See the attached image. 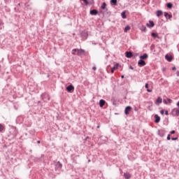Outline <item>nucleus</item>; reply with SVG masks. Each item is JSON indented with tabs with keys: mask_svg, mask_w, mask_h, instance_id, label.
I'll return each mask as SVG.
<instances>
[{
	"mask_svg": "<svg viewBox=\"0 0 179 179\" xmlns=\"http://www.w3.org/2000/svg\"><path fill=\"white\" fill-rule=\"evenodd\" d=\"M76 52H77V55H78V57L85 55V50L83 49H73L72 50L73 55H76Z\"/></svg>",
	"mask_w": 179,
	"mask_h": 179,
	"instance_id": "obj_1",
	"label": "nucleus"
},
{
	"mask_svg": "<svg viewBox=\"0 0 179 179\" xmlns=\"http://www.w3.org/2000/svg\"><path fill=\"white\" fill-rule=\"evenodd\" d=\"M171 115L173 117H179V108H173L171 110Z\"/></svg>",
	"mask_w": 179,
	"mask_h": 179,
	"instance_id": "obj_2",
	"label": "nucleus"
},
{
	"mask_svg": "<svg viewBox=\"0 0 179 179\" xmlns=\"http://www.w3.org/2000/svg\"><path fill=\"white\" fill-rule=\"evenodd\" d=\"M41 97L44 101H48V100H50V95H48L47 93L43 94Z\"/></svg>",
	"mask_w": 179,
	"mask_h": 179,
	"instance_id": "obj_3",
	"label": "nucleus"
},
{
	"mask_svg": "<svg viewBox=\"0 0 179 179\" xmlns=\"http://www.w3.org/2000/svg\"><path fill=\"white\" fill-rule=\"evenodd\" d=\"M66 90L69 92V93H71L72 91L75 90V87H73L72 85H70L66 87Z\"/></svg>",
	"mask_w": 179,
	"mask_h": 179,
	"instance_id": "obj_4",
	"label": "nucleus"
},
{
	"mask_svg": "<svg viewBox=\"0 0 179 179\" xmlns=\"http://www.w3.org/2000/svg\"><path fill=\"white\" fill-rule=\"evenodd\" d=\"M131 110H132V107L127 106L124 109V114H126V115H128V114H129V111H131Z\"/></svg>",
	"mask_w": 179,
	"mask_h": 179,
	"instance_id": "obj_5",
	"label": "nucleus"
},
{
	"mask_svg": "<svg viewBox=\"0 0 179 179\" xmlns=\"http://www.w3.org/2000/svg\"><path fill=\"white\" fill-rule=\"evenodd\" d=\"M138 65L139 66H145V65H146V62L142 59H141L138 62Z\"/></svg>",
	"mask_w": 179,
	"mask_h": 179,
	"instance_id": "obj_6",
	"label": "nucleus"
},
{
	"mask_svg": "<svg viewBox=\"0 0 179 179\" xmlns=\"http://www.w3.org/2000/svg\"><path fill=\"white\" fill-rule=\"evenodd\" d=\"M125 56L127 58H132V57H134V55L131 53V52H126Z\"/></svg>",
	"mask_w": 179,
	"mask_h": 179,
	"instance_id": "obj_7",
	"label": "nucleus"
},
{
	"mask_svg": "<svg viewBox=\"0 0 179 179\" xmlns=\"http://www.w3.org/2000/svg\"><path fill=\"white\" fill-rule=\"evenodd\" d=\"M165 59H166V61H168L169 62H171V61L173 60V56H169V55H166L165 56Z\"/></svg>",
	"mask_w": 179,
	"mask_h": 179,
	"instance_id": "obj_8",
	"label": "nucleus"
},
{
	"mask_svg": "<svg viewBox=\"0 0 179 179\" xmlns=\"http://www.w3.org/2000/svg\"><path fill=\"white\" fill-rule=\"evenodd\" d=\"M155 122L156 124H159V122H160V117L158 115H155Z\"/></svg>",
	"mask_w": 179,
	"mask_h": 179,
	"instance_id": "obj_9",
	"label": "nucleus"
},
{
	"mask_svg": "<svg viewBox=\"0 0 179 179\" xmlns=\"http://www.w3.org/2000/svg\"><path fill=\"white\" fill-rule=\"evenodd\" d=\"M164 17L166 19H171L173 17V15L169 14L167 12H164Z\"/></svg>",
	"mask_w": 179,
	"mask_h": 179,
	"instance_id": "obj_10",
	"label": "nucleus"
},
{
	"mask_svg": "<svg viewBox=\"0 0 179 179\" xmlns=\"http://www.w3.org/2000/svg\"><path fill=\"white\" fill-rule=\"evenodd\" d=\"M90 15H96L97 13H99V11L96 9L91 10L90 12Z\"/></svg>",
	"mask_w": 179,
	"mask_h": 179,
	"instance_id": "obj_11",
	"label": "nucleus"
},
{
	"mask_svg": "<svg viewBox=\"0 0 179 179\" xmlns=\"http://www.w3.org/2000/svg\"><path fill=\"white\" fill-rule=\"evenodd\" d=\"M149 23L146 24L147 27H153L155 26V22H153V21H149Z\"/></svg>",
	"mask_w": 179,
	"mask_h": 179,
	"instance_id": "obj_12",
	"label": "nucleus"
},
{
	"mask_svg": "<svg viewBox=\"0 0 179 179\" xmlns=\"http://www.w3.org/2000/svg\"><path fill=\"white\" fill-rule=\"evenodd\" d=\"M81 36L83 37V38H84V40H86V38H87V32L84 31L81 33Z\"/></svg>",
	"mask_w": 179,
	"mask_h": 179,
	"instance_id": "obj_13",
	"label": "nucleus"
},
{
	"mask_svg": "<svg viewBox=\"0 0 179 179\" xmlns=\"http://www.w3.org/2000/svg\"><path fill=\"white\" fill-rule=\"evenodd\" d=\"M156 15H157V17H160V16H162L163 15V11H162L161 10H158L156 12Z\"/></svg>",
	"mask_w": 179,
	"mask_h": 179,
	"instance_id": "obj_14",
	"label": "nucleus"
},
{
	"mask_svg": "<svg viewBox=\"0 0 179 179\" xmlns=\"http://www.w3.org/2000/svg\"><path fill=\"white\" fill-rule=\"evenodd\" d=\"M104 104H106V101L103 99H101L99 101V106L100 107H104Z\"/></svg>",
	"mask_w": 179,
	"mask_h": 179,
	"instance_id": "obj_15",
	"label": "nucleus"
},
{
	"mask_svg": "<svg viewBox=\"0 0 179 179\" xmlns=\"http://www.w3.org/2000/svg\"><path fill=\"white\" fill-rule=\"evenodd\" d=\"M124 177L125 179H129L131 178V174L129 173H124Z\"/></svg>",
	"mask_w": 179,
	"mask_h": 179,
	"instance_id": "obj_16",
	"label": "nucleus"
},
{
	"mask_svg": "<svg viewBox=\"0 0 179 179\" xmlns=\"http://www.w3.org/2000/svg\"><path fill=\"white\" fill-rule=\"evenodd\" d=\"M140 59H148V54H144V55H141V56H140Z\"/></svg>",
	"mask_w": 179,
	"mask_h": 179,
	"instance_id": "obj_17",
	"label": "nucleus"
},
{
	"mask_svg": "<svg viewBox=\"0 0 179 179\" xmlns=\"http://www.w3.org/2000/svg\"><path fill=\"white\" fill-rule=\"evenodd\" d=\"M117 68H118V64H116L115 66H114L111 69V73H114V71H115V69H117Z\"/></svg>",
	"mask_w": 179,
	"mask_h": 179,
	"instance_id": "obj_18",
	"label": "nucleus"
},
{
	"mask_svg": "<svg viewBox=\"0 0 179 179\" xmlns=\"http://www.w3.org/2000/svg\"><path fill=\"white\" fill-rule=\"evenodd\" d=\"M163 101V99L160 97H158L156 101V104H160Z\"/></svg>",
	"mask_w": 179,
	"mask_h": 179,
	"instance_id": "obj_19",
	"label": "nucleus"
},
{
	"mask_svg": "<svg viewBox=\"0 0 179 179\" xmlns=\"http://www.w3.org/2000/svg\"><path fill=\"white\" fill-rule=\"evenodd\" d=\"M158 132H159V136H161L162 138H163V136H164V131L161 130V131H159Z\"/></svg>",
	"mask_w": 179,
	"mask_h": 179,
	"instance_id": "obj_20",
	"label": "nucleus"
},
{
	"mask_svg": "<svg viewBox=\"0 0 179 179\" xmlns=\"http://www.w3.org/2000/svg\"><path fill=\"white\" fill-rule=\"evenodd\" d=\"M140 30H141V31H146V27L144 25L141 26Z\"/></svg>",
	"mask_w": 179,
	"mask_h": 179,
	"instance_id": "obj_21",
	"label": "nucleus"
},
{
	"mask_svg": "<svg viewBox=\"0 0 179 179\" xmlns=\"http://www.w3.org/2000/svg\"><path fill=\"white\" fill-rule=\"evenodd\" d=\"M56 166L58 169H62V164L59 163V162H57V164H56Z\"/></svg>",
	"mask_w": 179,
	"mask_h": 179,
	"instance_id": "obj_22",
	"label": "nucleus"
},
{
	"mask_svg": "<svg viewBox=\"0 0 179 179\" xmlns=\"http://www.w3.org/2000/svg\"><path fill=\"white\" fill-rule=\"evenodd\" d=\"M131 29V27H129V25H127L125 28H124V33H127L128 31V30Z\"/></svg>",
	"mask_w": 179,
	"mask_h": 179,
	"instance_id": "obj_23",
	"label": "nucleus"
},
{
	"mask_svg": "<svg viewBox=\"0 0 179 179\" xmlns=\"http://www.w3.org/2000/svg\"><path fill=\"white\" fill-rule=\"evenodd\" d=\"M3 29V22H2V20H0V30H2Z\"/></svg>",
	"mask_w": 179,
	"mask_h": 179,
	"instance_id": "obj_24",
	"label": "nucleus"
},
{
	"mask_svg": "<svg viewBox=\"0 0 179 179\" xmlns=\"http://www.w3.org/2000/svg\"><path fill=\"white\" fill-rule=\"evenodd\" d=\"M110 3L117 6V0H110Z\"/></svg>",
	"mask_w": 179,
	"mask_h": 179,
	"instance_id": "obj_25",
	"label": "nucleus"
},
{
	"mask_svg": "<svg viewBox=\"0 0 179 179\" xmlns=\"http://www.w3.org/2000/svg\"><path fill=\"white\" fill-rule=\"evenodd\" d=\"M166 6H167V8H169V9H171V8H173V3H168Z\"/></svg>",
	"mask_w": 179,
	"mask_h": 179,
	"instance_id": "obj_26",
	"label": "nucleus"
},
{
	"mask_svg": "<svg viewBox=\"0 0 179 179\" xmlns=\"http://www.w3.org/2000/svg\"><path fill=\"white\" fill-rule=\"evenodd\" d=\"M122 19H127V15H125V11H123L122 13Z\"/></svg>",
	"mask_w": 179,
	"mask_h": 179,
	"instance_id": "obj_27",
	"label": "nucleus"
},
{
	"mask_svg": "<svg viewBox=\"0 0 179 179\" xmlns=\"http://www.w3.org/2000/svg\"><path fill=\"white\" fill-rule=\"evenodd\" d=\"M151 36H152V37H154V38H157V34L156 33H155V32H152V33L151 34Z\"/></svg>",
	"mask_w": 179,
	"mask_h": 179,
	"instance_id": "obj_28",
	"label": "nucleus"
},
{
	"mask_svg": "<svg viewBox=\"0 0 179 179\" xmlns=\"http://www.w3.org/2000/svg\"><path fill=\"white\" fill-rule=\"evenodd\" d=\"M106 6H107V4L106 3H103L101 8V9H106Z\"/></svg>",
	"mask_w": 179,
	"mask_h": 179,
	"instance_id": "obj_29",
	"label": "nucleus"
},
{
	"mask_svg": "<svg viewBox=\"0 0 179 179\" xmlns=\"http://www.w3.org/2000/svg\"><path fill=\"white\" fill-rule=\"evenodd\" d=\"M3 129H4L3 125H2V124H0V132H2Z\"/></svg>",
	"mask_w": 179,
	"mask_h": 179,
	"instance_id": "obj_30",
	"label": "nucleus"
},
{
	"mask_svg": "<svg viewBox=\"0 0 179 179\" xmlns=\"http://www.w3.org/2000/svg\"><path fill=\"white\" fill-rule=\"evenodd\" d=\"M138 55H139V54L135 53L133 55V57H134V58H136V57H138Z\"/></svg>",
	"mask_w": 179,
	"mask_h": 179,
	"instance_id": "obj_31",
	"label": "nucleus"
},
{
	"mask_svg": "<svg viewBox=\"0 0 179 179\" xmlns=\"http://www.w3.org/2000/svg\"><path fill=\"white\" fill-rule=\"evenodd\" d=\"M145 87V89H149V84L146 83Z\"/></svg>",
	"mask_w": 179,
	"mask_h": 179,
	"instance_id": "obj_32",
	"label": "nucleus"
},
{
	"mask_svg": "<svg viewBox=\"0 0 179 179\" xmlns=\"http://www.w3.org/2000/svg\"><path fill=\"white\" fill-rule=\"evenodd\" d=\"M168 103H171L173 102V101L171 99H168Z\"/></svg>",
	"mask_w": 179,
	"mask_h": 179,
	"instance_id": "obj_33",
	"label": "nucleus"
},
{
	"mask_svg": "<svg viewBox=\"0 0 179 179\" xmlns=\"http://www.w3.org/2000/svg\"><path fill=\"white\" fill-rule=\"evenodd\" d=\"M84 1V3H85L86 5H87V3H89V1H87V0H82Z\"/></svg>",
	"mask_w": 179,
	"mask_h": 179,
	"instance_id": "obj_34",
	"label": "nucleus"
},
{
	"mask_svg": "<svg viewBox=\"0 0 179 179\" xmlns=\"http://www.w3.org/2000/svg\"><path fill=\"white\" fill-rule=\"evenodd\" d=\"M173 134H176V131H174V130L171 131V135H173Z\"/></svg>",
	"mask_w": 179,
	"mask_h": 179,
	"instance_id": "obj_35",
	"label": "nucleus"
},
{
	"mask_svg": "<svg viewBox=\"0 0 179 179\" xmlns=\"http://www.w3.org/2000/svg\"><path fill=\"white\" fill-rule=\"evenodd\" d=\"M170 139H171V138L170 137V134H169L167 136V141H170Z\"/></svg>",
	"mask_w": 179,
	"mask_h": 179,
	"instance_id": "obj_36",
	"label": "nucleus"
},
{
	"mask_svg": "<svg viewBox=\"0 0 179 179\" xmlns=\"http://www.w3.org/2000/svg\"><path fill=\"white\" fill-rule=\"evenodd\" d=\"M177 139H178V138H177V137L171 138L172 141H177Z\"/></svg>",
	"mask_w": 179,
	"mask_h": 179,
	"instance_id": "obj_37",
	"label": "nucleus"
},
{
	"mask_svg": "<svg viewBox=\"0 0 179 179\" xmlns=\"http://www.w3.org/2000/svg\"><path fill=\"white\" fill-rule=\"evenodd\" d=\"M147 92H148V93H151L152 90H150V89H147Z\"/></svg>",
	"mask_w": 179,
	"mask_h": 179,
	"instance_id": "obj_38",
	"label": "nucleus"
},
{
	"mask_svg": "<svg viewBox=\"0 0 179 179\" xmlns=\"http://www.w3.org/2000/svg\"><path fill=\"white\" fill-rule=\"evenodd\" d=\"M165 115H169V110L165 111Z\"/></svg>",
	"mask_w": 179,
	"mask_h": 179,
	"instance_id": "obj_39",
	"label": "nucleus"
},
{
	"mask_svg": "<svg viewBox=\"0 0 179 179\" xmlns=\"http://www.w3.org/2000/svg\"><path fill=\"white\" fill-rule=\"evenodd\" d=\"M176 69H177V68H176V66H173V67L172 68V71H176Z\"/></svg>",
	"mask_w": 179,
	"mask_h": 179,
	"instance_id": "obj_40",
	"label": "nucleus"
},
{
	"mask_svg": "<svg viewBox=\"0 0 179 179\" xmlns=\"http://www.w3.org/2000/svg\"><path fill=\"white\" fill-rule=\"evenodd\" d=\"M160 113L162 114V115L164 114V110H162L160 111Z\"/></svg>",
	"mask_w": 179,
	"mask_h": 179,
	"instance_id": "obj_41",
	"label": "nucleus"
},
{
	"mask_svg": "<svg viewBox=\"0 0 179 179\" xmlns=\"http://www.w3.org/2000/svg\"><path fill=\"white\" fill-rule=\"evenodd\" d=\"M163 101H164V104H167V101H166V99H164Z\"/></svg>",
	"mask_w": 179,
	"mask_h": 179,
	"instance_id": "obj_42",
	"label": "nucleus"
},
{
	"mask_svg": "<svg viewBox=\"0 0 179 179\" xmlns=\"http://www.w3.org/2000/svg\"><path fill=\"white\" fill-rule=\"evenodd\" d=\"M176 76H179V71H178L176 72Z\"/></svg>",
	"mask_w": 179,
	"mask_h": 179,
	"instance_id": "obj_43",
	"label": "nucleus"
},
{
	"mask_svg": "<svg viewBox=\"0 0 179 179\" xmlns=\"http://www.w3.org/2000/svg\"><path fill=\"white\" fill-rule=\"evenodd\" d=\"M129 69L134 70V67L132 66H130Z\"/></svg>",
	"mask_w": 179,
	"mask_h": 179,
	"instance_id": "obj_44",
	"label": "nucleus"
},
{
	"mask_svg": "<svg viewBox=\"0 0 179 179\" xmlns=\"http://www.w3.org/2000/svg\"><path fill=\"white\" fill-rule=\"evenodd\" d=\"M93 71H96V66L92 67Z\"/></svg>",
	"mask_w": 179,
	"mask_h": 179,
	"instance_id": "obj_45",
	"label": "nucleus"
},
{
	"mask_svg": "<svg viewBox=\"0 0 179 179\" xmlns=\"http://www.w3.org/2000/svg\"><path fill=\"white\" fill-rule=\"evenodd\" d=\"M121 78H122V79H124V76H122Z\"/></svg>",
	"mask_w": 179,
	"mask_h": 179,
	"instance_id": "obj_46",
	"label": "nucleus"
},
{
	"mask_svg": "<svg viewBox=\"0 0 179 179\" xmlns=\"http://www.w3.org/2000/svg\"><path fill=\"white\" fill-rule=\"evenodd\" d=\"M41 143V141H37V143Z\"/></svg>",
	"mask_w": 179,
	"mask_h": 179,
	"instance_id": "obj_47",
	"label": "nucleus"
},
{
	"mask_svg": "<svg viewBox=\"0 0 179 179\" xmlns=\"http://www.w3.org/2000/svg\"><path fill=\"white\" fill-rule=\"evenodd\" d=\"M163 71H166V69L164 68V69H163Z\"/></svg>",
	"mask_w": 179,
	"mask_h": 179,
	"instance_id": "obj_48",
	"label": "nucleus"
},
{
	"mask_svg": "<svg viewBox=\"0 0 179 179\" xmlns=\"http://www.w3.org/2000/svg\"><path fill=\"white\" fill-rule=\"evenodd\" d=\"M97 128H100V126H97Z\"/></svg>",
	"mask_w": 179,
	"mask_h": 179,
	"instance_id": "obj_49",
	"label": "nucleus"
},
{
	"mask_svg": "<svg viewBox=\"0 0 179 179\" xmlns=\"http://www.w3.org/2000/svg\"><path fill=\"white\" fill-rule=\"evenodd\" d=\"M19 6H20V3H18Z\"/></svg>",
	"mask_w": 179,
	"mask_h": 179,
	"instance_id": "obj_50",
	"label": "nucleus"
},
{
	"mask_svg": "<svg viewBox=\"0 0 179 179\" xmlns=\"http://www.w3.org/2000/svg\"><path fill=\"white\" fill-rule=\"evenodd\" d=\"M88 162H90V160H88Z\"/></svg>",
	"mask_w": 179,
	"mask_h": 179,
	"instance_id": "obj_51",
	"label": "nucleus"
},
{
	"mask_svg": "<svg viewBox=\"0 0 179 179\" xmlns=\"http://www.w3.org/2000/svg\"><path fill=\"white\" fill-rule=\"evenodd\" d=\"M178 51H179V49H178Z\"/></svg>",
	"mask_w": 179,
	"mask_h": 179,
	"instance_id": "obj_52",
	"label": "nucleus"
}]
</instances>
